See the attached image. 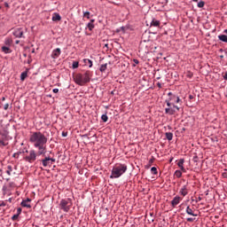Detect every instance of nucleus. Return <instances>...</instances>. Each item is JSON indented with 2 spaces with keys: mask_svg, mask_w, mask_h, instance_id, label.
Segmentation results:
<instances>
[{
  "mask_svg": "<svg viewBox=\"0 0 227 227\" xmlns=\"http://www.w3.org/2000/svg\"><path fill=\"white\" fill-rule=\"evenodd\" d=\"M197 201H201V197H199Z\"/></svg>",
  "mask_w": 227,
  "mask_h": 227,
  "instance_id": "obj_51",
  "label": "nucleus"
},
{
  "mask_svg": "<svg viewBox=\"0 0 227 227\" xmlns=\"http://www.w3.org/2000/svg\"><path fill=\"white\" fill-rule=\"evenodd\" d=\"M59 89H53V93H59Z\"/></svg>",
  "mask_w": 227,
  "mask_h": 227,
  "instance_id": "obj_43",
  "label": "nucleus"
},
{
  "mask_svg": "<svg viewBox=\"0 0 227 227\" xmlns=\"http://www.w3.org/2000/svg\"><path fill=\"white\" fill-rule=\"evenodd\" d=\"M186 214H188V215H192L193 217H196L198 215L194 214V210H192V208H191V207H186Z\"/></svg>",
  "mask_w": 227,
  "mask_h": 227,
  "instance_id": "obj_20",
  "label": "nucleus"
},
{
  "mask_svg": "<svg viewBox=\"0 0 227 227\" xmlns=\"http://www.w3.org/2000/svg\"><path fill=\"white\" fill-rule=\"evenodd\" d=\"M158 88H161L160 82L157 83Z\"/></svg>",
  "mask_w": 227,
  "mask_h": 227,
  "instance_id": "obj_48",
  "label": "nucleus"
},
{
  "mask_svg": "<svg viewBox=\"0 0 227 227\" xmlns=\"http://www.w3.org/2000/svg\"><path fill=\"white\" fill-rule=\"evenodd\" d=\"M8 135L5 133H0V146H7Z\"/></svg>",
  "mask_w": 227,
  "mask_h": 227,
  "instance_id": "obj_7",
  "label": "nucleus"
},
{
  "mask_svg": "<svg viewBox=\"0 0 227 227\" xmlns=\"http://www.w3.org/2000/svg\"><path fill=\"white\" fill-rule=\"evenodd\" d=\"M203 6H205V2L200 1L198 3V8H203Z\"/></svg>",
  "mask_w": 227,
  "mask_h": 227,
  "instance_id": "obj_33",
  "label": "nucleus"
},
{
  "mask_svg": "<svg viewBox=\"0 0 227 227\" xmlns=\"http://www.w3.org/2000/svg\"><path fill=\"white\" fill-rule=\"evenodd\" d=\"M60 55H61V49L57 48V49L53 50L51 58L56 59V58H59Z\"/></svg>",
  "mask_w": 227,
  "mask_h": 227,
  "instance_id": "obj_12",
  "label": "nucleus"
},
{
  "mask_svg": "<svg viewBox=\"0 0 227 227\" xmlns=\"http://www.w3.org/2000/svg\"><path fill=\"white\" fill-rule=\"evenodd\" d=\"M12 171H13V169L12 168V166H8L6 173L7 175H9V176L12 175Z\"/></svg>",
  "mask_w": 227,
  "mask_h": 227,
  "instance_id": "obj_28",
  "label": "nucleus"
},
{
  "mask_svg": "<svg viewBox=\"0 0 227 227\" xmlns=\"http://www.w3.org/2000/svg\"><path fill=\"white\" fill-rule=\"evenodd\" d=\"M150 26L151 27H160V21H159L158 20L153 19Z\"/></svg>",
  "mask_w": 227,
  "mask_h": 227,
  "instance_id": "obj_15",
  "label": "nucleus"
},
{
  "mask_svg": "<svg viewBox=\"0 0 227 227\" xmlns=\"http://www.w3.org/2000/svg\"><path fill=\"white\" fill-rule=\"evenodd\" d=\"M168 96L169 97L168 99H170L172 102H175L176 104H180V102H182L180 98L176 95H174L173 92H168Z\"/></svg>",
  "mask_w": 227,
  "mask_h": 227,
  "instance_id": "obj_9",
  "label": "nucleus"
},
{
  "mask_svg": "<svg viewBox=\"0 0 227 227\" xmlns=\"http://www.w3.org/2000/svg\"><path fill=\"white\" fill-rule=\"evenodd\" d=\"M192 1H194V3H198L199 0H192Z\"/></svg>",
  "mask_w": 227,
  "mask_h": 227,
  "instance_id": "obj_54",
  "label": "nucleus"
},
{
  "mask_svg": "<svg viewBox=\"0 0 227 227\" xmlns=\"http://www.w3.org/2000/svg\"><path fill=\"white\" fill-rule=\"evenodd\" d=\"M186 221L188 223H192V222H194V218H187Z\"/></svg>",
  "mask_w": 227,
  "mask_h": 227,
  "instance_id": "obj_41",
  "label": "nucleus"
},
{
  "mask_svg": "<svg viewBox=\"0 0 227 227\" xmlns=\"http://www.w3.org/2000/svg\"><path fill=\"white\" fill-rule=\"evenodd\" d=\"M10 107V105L8 103H6L4 106V111H8V108Z\"/></svg>",
  "mask_w": 227,
  "mask_h": 227,
  "instance_id": "obj_38",
  "label": "nucleus"
},
{
  "mask_svg": "<svg viewBox=\"0 0 227 227\" xmlns=\"http://www.w3.org/2000/svg\"><path fill=\"white\" fill-rule=\"evenodd\" d=\"M73 79H74V82L76 84H79V86H84L86 82H90V79H91V72L86 71L83 74H74Z\"/></svg>",
  "mask_w": 227,
  "mask_h": 227,
  "instance_id": "obj_2",
  "label": "nucleus"
},
{
  "mask_svg": "<svg viewBox=\"0 0 227 227\" xmlns=\"http://www.w3.org/2000/svg\"><path fill=\"white\" fill-rule=\"evenodd\" d=\"M27 77V71H25V72L21 73L20 81H26Z\"/></svg>",
  "mask_w": 227,
  "mask_h": 227,
  "instance_id": "obj_25",
  "label": "nucleus"
},
{
  "mask_svg": "<svg viewBox=\"0 0 227 227\" xmlns=\"http://www.w3.org/2000/svg\"><path fill=\"white\" fill-rule=\"evenodd\" d=\"M43 168H47V166H51L53 162H56V159L51 157H45L41 160Z\"/></svg>",
  "mask_w": 227,
  "mask_h": 227,
  "instance_id": "obj_6",
  "label": "nucleus"
},
{
  "mask_svg": "<svg viewBox=\"0 0 227 227\" xmlns=\"http://www.w3.org/2000/svg\"><path fill=\"white\" fill-rule=\"evenodd\" d=\"M151 171H152V174H153V175H157V173H158L157 168H155V167H153V168H151Z\"/></svg>",
  "mask_w": 227,
  "mask_h": 227,
  "instance_id": "obj_32",
  "label": "nucleus"
},
{
  "mask_svg": "<svg viewBox=\"0 0 227 227\" xmlns=\"http://www.w3.org/2000/svg\"><path fill=\"white\" fill-rule=\"evenodd\" d=\"M172 101L170 99H166V104L168 107H171V106H174V103H171Z\"/></svg>",
  "mask_w": 227,
  "mask_h": 227,
  "instance_id": "obj_30",
  "label": "nucleus"
},
{
  "mask_svg": "<svg viewBox=\"0 0 227 227\" xmlns=\"http://www.w3.org/2000/svg\"><path fill=\"white\" fill-rule=\"evenodd\" d=\"M84 63H85V65H88V67H90V68H91L93 67V61H91L90 59H85Z\"/></svg>",
  "mask_w": 227,
  "mask_h": 227,
  "instance_id": "obj_23",
  "label": "nucleus"
},
{
  "mask_svg": "<svg viewBox=\"0 0 227 227\" xmlns=\"http://www.w3.org/2000/svg\"><path fill=\"white\" fill-rule=\"evenodd\" d=\"M150 162H153V160H151Z\"/></svg>",
  "mask_w": 227,
  "mask_h": 227,
  "instance_id": "obj_55",
  "label": "nucleus"
},
{
  "mask_svg": "<svg viewBox=\"0 0 227 227\" xmlns=\"http://www.w3.org/2000/svg\"><path fill=\"white\" fill-rule=\"evenodd\" d=\"M31 200L30 199H27L25 200H22L21 202V207H27V208H31Z\"/></svg>",
  "mask_w": 227,
  "mask_h": 227,
  "instance_id": "obj_14",
  "label": "nucleus"
},
{
  "mask_svg": "<svg viewBox=\"0 0 227 227\" xmlns=\"http://www.w3.org/2000/svg\"><path fill=\"white\" fill-rule=\"evenodd\" d=\"M15 43H16V45H19V43H20V41L17 40V41L15 42Z\"/></svg>",
  "mask_w": 227,
  "mask_h": 227,
  "instance_id": "obj_46",
  "label": "nucleus"
},
{
  "mask_svg": "<svg viewBox=\"0 0 227 227\" xmlns=\"http://www.w3.org/2000/svg\"><path fill=\"white\" fill-rule=\"evenodd\" d=\"M100 72H106L107 70V64H103L99 67Z\"/></svg>",
  "mask_w": 227,
  "mask_h": 227,
  "instance_id": "obj_27",
  "label": "nucleus"
},
{
  "mask_svg": "<svg viewBox=\"0 0 227 227\" xmlns=\"http://www.w3.org/2000/svg\"><path fill=\"white\" fill-rule=\"evenodd\" d=\"M27 63H31V56H29V59L27 60Z\"/></svg>",
  "mask_w": 227,
  "mask_h": 227,
  "instance_id": "obj_47",
  "label": "nucleus"
},
{
  "mask_svg": "<svg viewBox=\"0 0 227 227\" xmlns=\"http://www.w3.org/2000/svg\"><path fill=\"white\" fill-rule=\"evenodd\" d=\"M166 138L168 139V141H172L173 140V133L171 132H167L165 133Z\"/></svg>",
  "mask_w": 227,
  "mask_h": 227,
  "instance_id": "obj_24",
  "label": "nucleus"
},
{
  "mask_svg": "<svg viewBox=\"0 0 227 227\" xmlns=\"http://www.w3.org/2000/svg\"><path fill=\"white\" fill-rule=\"evenodd\" d=\"M4 6H5L6 8H10V5L8 4V3H5V4H4Z\"/></svg>",
  "mask_w": 227,
  "mask_h": 227,
  "instance_id": "obj_45",
  "label": "nucleus"
},
{
  "mask_svg": "<svg viewBox=\"0 0 227 227\" xmlns=\"http://www.w3.org/2000/svg\"><path fill=\"white\" fill-rule=\"evenodd\" d=\"M20 153H22V152L15 153L12 155V157H13L14 159H19V156L20 155Z\"/></svg>",
  "mask_w": 227,
  "mask_h": 227,
  "instance_id": "obj_34",
  "label": "nucleus"
},
{
  "mask_svg": "<svg viewBox=\"0 0 227 227\" xmlns=\"http://www.w3.org/2000/svg\"><path fill=\"white\" fill-rule=\"evenodd\" d=\"M174 175L176 178H182V170H176Z\"/></svg>",
  "mask_w": 227,
  "mask_h": 227,
  "instance_id": "obj_26",
  "label": "nucleus"
},
{
  "mask_svg": "<svg viewBox=\"0 0 227 227\" xmlns=\"http://www.w3.org/2000/svg\"><path fill=\"white\" fill-rule=\"evenodd\" d=\"M0 10H1V7H0Z\"/></svg>",
  "mask_w": 227,
  "mask_h": 227,
  "instance_id": "obj_56",
  "label": "nucleus"
},
{
  "mask_svg": "<svg viewBox=\"0 0 227 227\" xmlns=\"http://www.w3.org/2000/svg\"><path fill=\"white\" fill-rule=\"evenodd\" d=\"M90 12H83V17H85L86 19H90Z\"/></svg>",
  "mask_w": 227,
  "mask_h": 227,
  "instance_id": "obj_35",
  "label": "nucleus"
},
{
  "mask_svg": "<svg viewBox=\"0 0 227 227\" xmlns=\"http://www.w3.org/2000/svg\"><path fill=\"white\" fill-rule=\"evenodd\" d=\"M12 221H17L19 219V215H14L12 217Z\"/></svg>",
  "mask_w": 227,
  "mask_h": 227,
  "instance_id": "obj_37",
  "label": "nucleus"
},
{
  "mask_svg": "<svg viewBox=\"0 0 227 227\" xmlns=\"http://www.w3.org/2000/svg\"><path fill=\"white\" fill-rule=\"evenodd\" d=\"M13 43V40L10 37L5 38L4 40V45L5 47H12V44Z\"/></svg>",
  "mask_w": 227,
  "mask_h": 227,
  "instance_id": "obj_19",
  "label": "nucleus"
},
{
  "mask_svg": "<svg viewBox=\"0 0 227 227\" xmlns=\"http://www.w3.org/2000/svg\"><path fill=\"white\" fill-rule=\"evenodd\" d=\"M13 35L16 38H24V28H16L13 32Z\"/></svg>",
  "mask_w": 227,
  "mask_h": 227,
  "instance_id": "obj_8",
  "label": "nucleus"
},
{
  "mask_svg": "<svg viewBox=\"0 0 227 227\" xmlns=\"http://www.w3.org/2000/svg\"><path fill=\"white\" fill-rule=\"evenodd\" d=\"M165 113L166 114H169L170 116L175 114V113H176V110H175V108L169 106L168 108H165Z\"/></svg>",
  "mask_w": 227,
  "mask_h": 227,
  "instance_id": "obj_16",
  "label": "nucleus"
},
{
  "mask_svg": "<svg viewBox=\"0 0 227 227\" xmlns=\"http://www.w3.org/2000/svg\"><path fill=\"white\" fill-rule=\"evenodd\" d=\"M184 162H185V160L184 159H180L177 162V166L181 169V171H183V173L186 172L185 168L184 167Z\"/></svg>",
  "mask_w": 227,
  "mask_h": 227,
  "instance_id": "obj_13",
  "label": "nucleus"
},
{
  "mask_svg": "<svg viewBox=\"0 0 227 227\" xmlns=\"http://www.w3.org/2000/svg\"><path fill=\"white\" fill-rule=\"evenodd\" d=\"M218 39L221 42H224L225 43H227V35H218Z\"/></svg>",
  "mask_w": 227,
  "mask_h": 227,
  "instance_id": "obj_22",
  "label": "nucleus"
},
{
  "mask_svg": "<svg viewBox=\"0 0 227 227\" xmlns=\"http://www.w3.org/2000/svg\"><path fill=\"white\" fill-rule=\"evenodd\" d=\"M17 212H18V214H16V215H20V214L22 213V208H20V207L18 208Z\"/></svg>",
  "mask_w": 227,
  "mask_h": 227,
  "instance_id": "obj_39",
  "label": "nucleus"
},
{
  "mask_svg": "<svg viewBox=\"0 0 227 227\" xmlns=\"http://www.w3.org/2000/svg\"><path fill=\"white\" fill-rule=\"evenodd\" d=\"M24 58H27V54L24 53L23 54Z\"/></svg>",
  "mask_w": 227,
  "mask_h": 227,
  "instance_id": "obj_52",
  "label": "nucleus"
},
{
  "mask_svg": "<svg viewBox=\"0 0 227 227\" xmlns=\"http://www.w3.org/2000/svg\"><path fill=\"white\" fill-rule=\"evenodd\" d=\"M101 120L106 123L109 118L107 117V114H103L101 116Z\"/></svg>",
  "mask_w": 227,
  "mask_h": 227,
  "instance_id": "obj_29",
  "label": "nucleus"
},
{
  "mask_svg": "<svg viewBox=\"0 0 227 227\" xmlns=\"http://www.w3.org/2000/svg\"><path fill=\"white\" fill-rule=\"evenodd\" d=\"M67 136H68V133H67V132L63 131V132H62V137H67Z\"/></svg>",
  "mask_w": 227,
  "mask_h": 227,
  "instance_id": "obj_42",
  "label": "nucleus"
},
{
  "mask_svg": "<svg viewBox=\"0 0 227 227\" xmlns=\"http://www.w3.org/2000/svg\"><path fill=\"white\" fill-rule=\"evenodd\" d=\"M51 20L53 22H59V20H61V15H59L58 12L53 13Z\"/></svg>",
  "mask_w": 227,
  "mask_h": 227,
  "instance_id": "obj_17",
  "label": "nucleus"
},
{
  "mask_svg": "<svg viewBox=\"0 0 227 227\" xmlns=\"http://www.w3.org/2000/svg\"><path fill=\"white\" fill-rule=\"evenodd\" d=\"M223 79L227 81V72H225V74H223Z\"/></svg>",
  "mask_w": 227,
  "mask_h": 227,
  "instance_id": "obj_44",
  "label": "nucleus"
},
{
  "mask_svg": "<svg viewBox=\"0 0 227 227\" xmlns=\"http://www.w3.org/2000/svg\"><path fill=\"white\" fill-rule=\"evenodd\" d=\"M2 52L4 54H12V49H10V46H3Z\"/></svg>",
  "mask_w": 227,
  "mask_h": 227,
  "instance_id": "obj_21",
  "label": "nucleus"
},
{
  "mask_svg": "<svg viewBox=\"0 0 227 227\" xmlns=\"http://www.w3.org/2000/svg\"><path fill=\"white\" fill-rule=\"evenodd\" d=\"M25 153H28V155L24 157V160H26V162H29V164H33V162L36 160V152L35 150H26Z\"/></svg>",
  "mask_w": 227,
  "mask_h": 227,
  "instance_id": "obj_5",
  "label": "nucleus"
},
{
  "mask_svg": "<svg viewBox=\"0 0 227 227\" xmlns=\"http://www.w3.org/2000/svg\"><path fill=\"white\" fill-rule=\"evenodd\" d=\"M127 165L117 163L114 166L110 178H120L124 173H127Z\"/></svg>",
  "mask_w": 227,
  "mask_h": 227,
  "instance_id": "obj_3",
  "label": "nucleus"
},
{
  "mask_svg": "<svg viewBox=\"0 0 227 227\" xmlns=\"http://www.w3.org/2000/svg\"><path fill=\"white\" fill-rule=\"evenodd\" d=\"M180 201H182V197L180 196H176L172 200H171V205L173 207V208H175V207H176V205L180 204Z\"/></svg>",
  "mask_w": 227,
  "mask_h": 227,
  "instance_id": "obj_11",
  "label": "nucleus"
},
{
  "mask_svg": "<svg viewBox=\"0 0 227 227\" xmlns=\"http://www.w3.org/2000/svg\"><path fill=\"white\" fill-rule=\"evenodd\" d=\"M0 207H4V202H2V203L0 204Z\"/></svg>",
  "mask_w": 227,
  "mask_h": 227,
  "instance_id": "obj_50",
  "label": "nucleus"
},
{
  "mask_svg": "<svg viewBox=\"0 0 227 227\" xmlns=\"http://www.w3.org/2000/svg\"><path fill=\"white\" fill-rule=\"evenodd\" d=\"M173 109H176V111H180V107H178L176 105H173Z\"/></svg>",
  "mask_w": 227,
  "mask_h": 227,
  "instance_id": "obj_40",
  "label": "nucleus"
},
{
  "mask_svg": "<svg viewBox=\"0 0 227 227\" xmlns=\"http://www.w3.org/2000/svg\"><path fill=\"white\" fill-rule=\"evenodd\" d=\"M72 200L71 199H63L60 200L59 207L61 210L64 212H70V209L72 208Z\"/></svg>",
  "mask_w": 227,
  "mask_h": 227,
  "instance_id": "obj_4",
  "label": "nucleus"
},
{
  "mask_svg": "<svg viewBox=\"0 0 227 227\" xmlns=\"http://www.w3.org/2000/svg\"><path fill=\"white\" fill-rule=\"evenodd\" d=\"M6 100V98H2V101L4 102Z\"/></svg>",
  "mask_w": 227,
  "mask_h": 227,
  "instance_id": "obj_49",
  "label": "nucleus"
},
{
  "mask_svg": "<svg viewBox=\"0 0 227 227\" xmlns=\"http://www.w3.org/2000/svg\"><path fill=\"white\" fill-rule=\"evenodd\" d=\"M133 62L135 63L133 67H136V65H139V60H137V59H134Z\"/></svg>",
  "mask_w": 227,
  "mask_h": 227,
  "instance_id": "obj_36",
  "label": "nucleus"
},
{
  "mask_svg": "<svg viewBox=\"0 0 227 227\" xmlns=\"http://www.w3.org/2000/svg\"><path fill=\"white\" fill-rule=\"evenodd\" d=\"M169 162H173V158H171V159L169 160Z\"/></svg>",
  "mask_w": 227,
  "mask_h": 227,
  "instance_id": "obj_53",
  "label": "nucleus"
},
{
  "mask_svg": "<svg viewBox=\"0 0 227 227\" xmlns=\"http://www.w3.org/2000/svg\"><path fill=\"white\" fill-rule=\"evenodd\" d=\"M179 194L184 198L187 196V194H189V184L183 185L179 191Z\"/></svg>",
  "mask_w": 227,
  "mask_h": 227,
  "instance_id": "obj_10",
  "label": "nucleus"
},
{
  "mask_svg": "<svg viewBox=\"0 0 227 227\" xmlns=\"http://www.w3.org/2000/svg\"><path fill=\"white\" fill-rule=\"evenodd\" d=\"M94 22L95 20H90V21L87 24V27L90 31H93V29L95 28Z\"/></svg>",
  "mask_w": 227,
  "mask_h": 227,
  "instance_id": "obj_18",
  "label": "nucleus"
},
{
  "mask_svg": "<svg viewBox=\"0 0 227 227\" xmlns=\"http://www.w3.org/2000/svg\"><path fill=\"white\" fill-rule=\"evenodd\" d=\"M29 141L35 148H37V155L47 153V137L40 131L32 132L29 137Z\"/></svg>",
  "mask_w": 227,
  "mask_h": 227,
  "instance_id": "obj_1",
  "label": "nucleus"
},
{
  "mask_svg": "<svg viewBox=\"0 0 227 227\" xmlns=\"http://www.w3.org/2000/svg\"><path fill=\"white\" fill-rule=\"evenodd\" d=\"M72 67H73V68H79V62L78 61H74Z\"/></svg>",
  "mask_w": 227,
  "mask_h": 227,
  "instance_id": "obj_31",
  "label": "nucleus"
}]
</instances>
